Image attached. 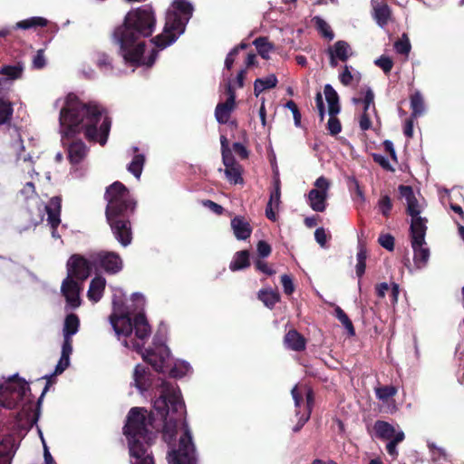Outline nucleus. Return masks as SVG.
Returning <instances> with one entry per match:
<instances>
[{
  "mask_svg": "<svg viewBox=\"0 0 464 464\" xmlns=\"http://www.w3.org/2000/svg\"><path fill=\"white\" fill-rule=\"evenodd\" d=\"M153 409L163 421L162 438L168 445H173L178 429L181 425L183 433L179 440L178 449H171L168 454L169 464H196L195 445L188 424L181 420L185 413V403L179 389L171 382L162 381L161 393L153 401ZM153 412L133 407L130 410L123 434L129 444L131 464H155L150 450L157 434L150 429L153 426Z\"/></svg>",
  "mask_w": 464,
  "mask_h": 464,
  "instance_id": "f257e3e1",
  "label": "nucleus"
},
{
  "mask_svg": "<svg viewBox=\"0 0 464 464\" xmlns=\"http://www.w3.org/2000/svg\"><path fill=\"white\" fill-rule=\"evenodd\" d=\"M156 26L155 13L150 5L130 10L123 23L115 27L112 39L120 46V54L124 62L134 67L146 65L151 67L158 56V51L152 50L145 59V38L152 35Z\"/></svg>",
  "mask_w": 464,
  "mask_h": 464,
  "instance_id": "f03ea898",
  "label": "nucleus"
},
{
  "mask_svg": "<svg viewBox=\"0 0 464 464\" xmlns=\"http://www.w3.org/2000/svg\"><path fill=\"white\" fill-rule=\"evenodd\" d=\"M105 112V109L96 102H83L75 95H68L59 118L63 137L70 140L83 133L89 141L104 146L111 126Z\"/></svg>",
  "mask_w": 464,
  "mask_h": 464,
  "instance_id": "7ed1b4c3",
  "label": "nucleus"
},
{
  "mask_svg": "<svg viewBox=\"0 0 464 464\" xmlns=\"http://www.w3.org/2000/svg\"><path fill=\"white\" fill-rule=\"evenodd\" d=\"M107 200L105 216L116 240L124 247L132 241L130 216L134 213L137 202L124 184L115 181L105 191Z\"/></svg>",
  "mask_w": 464,
  "mask_h": 464,
  "instance_id": "20e7f679",
  "label": "nucleus"
},
{
  "mask_svg": "<svg viewBox=\"0 0 464 464\" xmlns=\"http://www.w3.org/2000/svg\"><path fill=\"white\" fill-rule=\"evenodd\" d=\"M110 319L117 335L129 337L133 330L135 331L136 337L141 341L150 335V326L143 313L137 314L133 320L129 314H111Z\"/></svg>",
  "mask_w": 464,
  "mask_h": 464,
  "instance_id": "39448f33",
  "label": "nucleus"
},
{
  "mask_svg": "<svg viewBox=\"0 0 464 464\" xmlns=\"http://www.w3.org/2000/svg\"><path fill=\"white\" fill-rule=\"evenodd\" d=\"M30 388L25 380L17 374L0 385V405L7 409L16 408L24 401Z\"/></svg>",
  "mask_w": 464,
  "mask_h": 464,
  "instance_id": "423d86ee",
  "label": "nucleus"
},
{
  "mask_svg": "<svg viewBox=\"0 0 464 464\" xmlns=\"http://www.w3.org/2000/svg\"><path fill=\"white\" fill-rule=\"evenodd\" d=\"M188 21L185 20L177 11L169 10L166 14V22L162 34L156 35L150 41L158 48L164 49L173 44L179 34L185 31Z\"/></svg>",
  "mask_w": 464,
  "mask_h": 464,
  "instance_id": "0eeeda50",
  "label": "nucleus"
},
{
  "mask_svg": "<svg viewBox=\"0 0 464 464\" xmlns=\"http://www.w3.org/2000/svg\"><path fill=\"white\" fill-rule=\"evenodd\" d=\"M91 258L95 269H102L109 275L118 274L123 267V261L116 252L104 250L92 252Z\"/></svg>",
  "mask_w": 464,
  "mask_h": 464,
  "instance_id": "6e6552de",
  "label": "nucleus"
},
{
  "mask_svg": "<svg viewBox=\"0 0 464 464\" xmlns=\"http://www.w3.org/2000/svg\"><path fill=\"white\" fill-rule=\"evenodd\" d=\"M93 268L91 253L88 257L80 254H72L66 263L67 276L80 282H84L91 276Z\"/></svg>",
  "mask_w": 464,
  "mask_h": 464,
  "instance_id": "1a4fd4ad",
  "label": "nucleus"
},
{
  "mask_svg": "<svg viewBox=\"0 0 464 464\" xmlns=\"http://www.w3.org/2000/svg\"><path fill=\"white\" fill-rule=\"evenodd\" d=\"M123 344L126 347L131 348L139 353H141L143 361L150 364L156 372H163L166 359L169 356V352L166 349H160L159 352L153 350H146L144 353H142L143 343H140V342L133 339H131L130 342L124 340Z\"/></svg>",
  "mask_w": 464,
  "mask_h": 464,
  "instance_id": "9d476101",
  "label": "nucleus"
},
{
  "mask_svg": "<svg viewBox=\"0 0 464 464\" xmlns=\"http://www.w3.org/2000/svg\"><path fill=\"white\" fill-rule=\"evenodd\" d=\"M315 188L308 193V201L311 208L317 212H323L326 208L327 191L330 182L327 179L321 176L314 182Z\"/></svg>",
  "mask_w": 464,
  "mask_h": 464,
  "instance_id": "9b49d317",
  "label": "nucleus"
},
{
  "mask_svg": "<svg viewBox=\"0 0 464 464\" xmlns=\"http://www.w3.org/2000/svg\"><path fill=\"white\" fill-rule=\"evenodd\" d=\"M82 283L83 282L71 278V276H66L62 283V295L64 296L68 305L73 309L81 305L80 292Z\"/></svg>",
  "mask_w": 464,
  "mask_h": 464,
  "instance_id": "f8f14e48",
  "label": "nucleus"
},
{
  "mask_svg": "<svg viewBox=\"0 0 464 464\" xmlns=\"http://www.w3.org/2000/svg\"><path fill=\"white\" fill-rule=\"evenodd\" d=\"M398 191L401 198H404L407 203L406 213L412 218L420 217V209L418 199L415 197L413 188L409 185H400Z\"/></svg>",
  "mask_w": 464,
  "mask_h": 464,
  "instance_id": "ddd939ff",
  "label": "nucleus"
},
{
  "mask_svg": "<svg viewBox=\"0 0 464 464\" xmlns=\"http://www.w3.org/2000/svg\"><path fill=\"white\" fill-rule=\"evenodd\" d=\"M372 17L377 24L383 28L392 19V11L391 7L382 0H372Z\"/></svg>",
  "mask_w": 464,
  "mask_h": 464,
  "instance_id": "4468645a",
  "label": "nucleus"
},
{
  "mask_svg": "<svg viewBox=\"0 0 464 464\" xmlns=\"http://www.w3.org/2000/svg\"><path fill=\"white\" fill-rule=\"evenodd\" d=\"M225 166V175L230 184H243L244 179L242 177L243 169L241 165L237 162L234 156L222 159Z\"/></svg>",
  "mask_w": 464,
  "mask_h": 464,
  "instance_id": "2eb2a0df",
  "label": "nucleus"
},
{
  "mask_svg": "<svg viewBox=\"0 0 464 464\" xmlns=\"http://www.w3.org/2000/svg\"><path fill=\"white\" fill-rule=\"evenodd\" d=\"M427 218L417 217L411 218L410 236L411 245H426Z\"/></svg>",
  "mask_w": 464,
  "mask_h": 464,
  "instance_id": "dca6fc26",
  "label": "nucleus"
},
{
  "mask_svg": "<svg viewBox=\"0 0 464 464\" xmlns=\"http://www.w3.org/2000/svg\"><path fill=\"white\" fill-rule=\"evenodd\" d=\"M62 208V198L60 197H53L45 207L47 213V221L53 232L61 223L60 214Z\"/></svg>",
  "mask_w": 464,
  "mask_h": 464,
  "instance_id": "f3484780",
  "label": "nucleus"
},
{
  "mask_svg": "<svg viewBox=\"0 0 464 464\" xmlns=\"http://www.w3.org/2000/svg\"><path fill=\"white\" fill-rule=\"evenodd\" d=\"M231 228L238 240H246L250 237L253 228L249 222L242 216H236L231 219Z\"/></svg>",
  "mask_w": 464,
  "mask_h": 464,
  "instance_id": "a211bd4d",
  "label": "nucleus"
},
{
  "mask_svg": "<svg viewBox=\"0 0 464 464\" xmlns=\"http://www.w3.org/2000/svg\"><path fill=\"white\" fill-rule=\"evenodd\" d=\"M284 343L287 348L295 352H302L306 347L305 338L295 329H291L285 334Z\"/></svg>",
  "mask_w": 464,
  "mask_h": 464,
  "instance_id": "6ab92c4d",
  "label": "nucleus"
},
{
  "mask_svg": "<svg viewBox=\"0 0 464 464\" xmlns=\"http://www.w3.org/2000/svg\"><path fill=\"white\" fill-rule=\"evenodd\" d=\"M236 107L237 102H233L232 99L226 100L224 102H218L215 109L217 121L220 124L227 123Z\"/></svg>",
  "mask_w": 464,
  "mask_h": 464,
  "instance_id": "aec40b11",
  "label": "nucleus"
},
{
  "mask_svg": "<svg viewBox=\"0 0 464 464\" xmlns=\"http://www.w3.org/2000/svg\"><path fill=\"white\" fill-rule=\"evenodd\" d=\"M87 153V148L82 140H72L68 148V159L72 164L80 163Z\"/></svg>",
  "mask_w": 464,
  "mask_h": 464,
  "instance_id": "412c9836",
  "label": "nucleus"
},
{
  "mask_svg": "<svg viewBox=\"0 0 464 464\" xmlns=\"http://www.w3.org/2000/svg\"><path fill=\"white\" fill-rule=\"evenodd\" d=\"M106 280L104 277L97 276L94 278H92L87 292V296L89 300L94 303L100 301L103 295Z\"/></svg>",
  "mask_w": 464,
  "mask_h": 464,
  "instance_id": "4be33fe9",
  "label": "nucleus"
},
{
  "mask_svg": "<svg viewBox=\"0 0 464 464\" xmlns=\"http://www.w3.org/2000/svg\"><path fill=\"white\" fill-rule=\"evenodd\" d=\"M250 252L246 249L235 253L232 261L229 264V269L237 272L248 268L250 266Z\"/></svg>",
  "mask_w": 464,
  "mask_h": 464,
  "instance_id": "5701e85b",
  "label": "nucleus"
},
{
  "mask_svg": "<svg viewBox=\"0 0 464 464\" xmlns=\"http://www.w3.org/2000/svg\"><path fill=\"white\" fill-rule=\"evenodd\" d=\"M150 372L147 367L138 364L133 372L135 386L140 391H147L150 387Z\"/></svg>",
  "mask_w": 464,
  "mask_h": 464,
  "instance_id": "b1692460",
  "label": "nucleus"
},
{
  "mask_svg": "<svg viewBox=\"0 0 464 464\" xmlns=\"http://www.w3.org/2000/svg\"><path fill=\"white\" fill-rule=\"evenodd\" d=\"M375 436L380 440H391L396 435L394 427L385 420H376L373 425Z\"/></svg>",
  "mask_w": 464,
  "mask_h": 464,
  "instance_id": "393cba45",
  "label": "nucleus"
},
{
  "mask_svg": "<svg viewBox=\"0 0 464 464\" xmlns=\"http://www.w3.org/2000/svg\"><path fill=\"white\" fill-rule=\"evenodd\" d=\"M326 102L328 103L329 114H338L341 107L339 103V96L331 84H325L324 88Z\"/></svg>",
  "mask_w": 464,
  "mask_h": 464,
  "instance_id": "a878e982",
  "label": "nucleus"
},
{
  "mask_svg": "<svg viewBox=\"0 0 464 464\" xmlns=\"http://www.w3.org/2000/svg\"><path fill=\"white\" fill-rule=\"evenodd\" d=\"M257 298L269 309H273L280 301V295L277 291L271 289H260L257 293Z\"/></svg>",
  "mask_w": 464,
  "mask_h": 464,
  "instance_id": "bb28decb",
  "label": "nucleus"
},
{
  "mask_svg": "<svg viewBox=\"0 0 464 464\" xmlns=\"http://www.w3.org/2000/svg\"><path fill=\"white\" fill-rule=\"evenodd\" d=\"M278 81L275 74H270L266 78H257L254 82V94L258 97L265 90L275 88Z\"/></svg>",
  "mask_w": 464,
  "mask_h": 464,
  "instance_id": "cd10ccee",
  "label": "nucleus"
},
{
  "mask_svg": "<svg viewBox=\"0 0 464 464\" xmlns=\"http://www.w3.org/2000/svg\"><path fill=\"white\" fill-rule=\"evenodd\" d=\"M334 56L338 57L341 62H346L351 56V47L345 41L339 40L334 44L328 48Z\"/></svg>",
  "mask_w": 464,
  "mask_h": 464,
  "instance_id": "c85d7f7f",
  "label": "nucleus"
},
{
  "mask_svg": "<svg viewBox=\"0 0 464 464\" xmlns=\"http://www.w3.org/2000/svg\"><path fill=\"white\" fill-rule=\"evenodd\" d=\"M80 327V319L75 314H69L66 315L64 320V325L63 329V337L72 338Z\"/></svg>",
  "mask_w": 464,
  "mask_h": 464,
  "instance_id": "c756f323",
  "label": "nucleus"
},
{
  "mask_svg": "<svg viewBox=\"0 0 464 464\" xmlns=\"http://www.w3.org/2000/svg\"><path fill=\"white\" fill-rule=\"evenodd\" d=\"M48 24V20L40 17V16H33L22 21H19L15 24V28L22 29V30H28V29H36L38 27H44Z\"/></svg>",
  "mask_w": 464,
  "mask_h": 464,
  "instance_id": "7c9ffc66",
  "label": "nucleus"
},
{
  "mask_svg": "<svg viewBox=\"0 0 464 464\" xmlns=\"http://www.w3.org/2000/svg\"><path fill=\"white\" fill-rule=\"evenodd\" d=\"M413 249V260L418 267L424 266L430 258V250L424 245H411Z\"/></svg>",
  "mask_w": 464,
  "mask_h": 464,
  "instance_id": "2f4dec72",
  "label": "nucleus"
},
{
  "mask_svg": "<svg viewBox=\"0 0 464 464\" xmlns=\"http://www.w3.org/2000/svg\"><path fill=\"white\" fill-rule=\"evenodd\" d=\"M253 44L256 46L258 54L266 60L269 58V53L275 48L274 44L265 36L256 38Z\"/></svg>",
  "mask_w": 464,
  "mask_h": 464,
  "instance_id": "473e14b6",
  "label": "nucleus"
},
{
  "mask_svg": "<svg viewBox=\"0 0 464 464\" xmlns=\"http://www.w3.org/2000/svg\"><path fill=\"white\" fill-rule=\"evenodd\" d=\"M172 7V11H177L181 15V17H183L188 22L192 17L194 8L191 3H189L188 1L174 0Z\"/></svg>",
  "mask_w": 464,
  "mask_h": 464,
  "instance_id": "72a5a7b5",
  "label": "nucleus"
},
{
  "mask_svg": "<svg viewBox=\"0 0 464 464\" xmlns=\"http://www.w3.org/2000/svg\"><path fill=\"white\" fill-rule=\"evenodd\" d=\"M356 257H357V265H356L355 272H356V276L359 278H361L365 273L366 259H367V248H366V246L362 242L358 243V252H357Z\"/></svg>",
  "mask_w": 464,
  "mask_h": 464,
  "instance_id": "f704fd0d",
  "label": "nucleus"
},
{
  "mask_svg": "<svg viewBox=\"0 0 464 464\" xmlns=\"http://www.w3.org/2000/svg\"><path fill=\"white\" fill-rule=\"evenodd\" d=\"M411 99V109L412 118H417L420 116L424 111V101L421 93L419 91H416L410 97Z\"/></svg>",
  "mask_w": 464,
  "mask_h": 464,
  "instance_id": "c9c22d12",
  "label": "nucleus"
},
{
  "mask_svg": "<svg viewBox=\"0 0 464 464\" xmlns=\"http://www.w3.org/2000/svg\"><path fill=\"white\" fill-rule=\"evenodd\" d=\"M334 315L340 321V323L344 326V328L347 330L348 335L354 336L355 329L353 324V322L348 317L346 313L340 306L335 307Z\"/></svg>",
  "mask_w": 464,
  "mask_h": 464,
  "instance_id": "e433bc0d",
  "label": "nucleus"
},
{
  "mask_svg": "<svg viewBox=\"0 0 464 464\" xmlns=\"http://www.w3.org/2000/svg\"><path fill=\"white\" fill-rule=\"evenodd\" d=\"M145 163V157L142 154H137L133 157L131 162L128 165V170L132 173L137 179H140L143 166Z\"/></svg>",
  "mask_w": 464,
  "mask_h": 464,
  "instance_id": "4c0bfd02",
  "label": "nucleus"
},
{
  "mask_svg": "<svg viewBox=\"0 0 464 464\" xmlns=\"http://www.w3.org/2000/svg\"><path fill=\"white\" fill-rule=\"evenodd\" d=\"M405 439V434L402 430L397 431L396 435L393 439L388 440L389 442L386 444V451L392 456L393 459H396L399 455L397 450V445L403 441Z\"/></svg>",
  "mask_w": 464,
  "mask_h": 464,
  "instance_id": "58836bf2",
  "label": "nucleus"
},
{
  "mask_svg": "<svg viewBox=\"0 0 464 464\" xmlns=\"http://www.w3.org/2000/svg\"><path fill=\"white\" fill-rule=\"evenodd\" d=\"M314 26L317 31L325 38L332 40L334 37V34L332 31L330 25L320 16H314L313 18Z\"/></svg>",
  "mask_w": 464,
  "mask_h": 464,
  "instance_id": "ea45409f",
  "label": "nucleus"
},
{
  "mask_svg": "<svg viewBox=\"0 0 464 464\" xmlns=\"http://www.w3.org/2000/svg\"><path fill=\"white\" fill-rule=\"evenodd\" d=\"M353 103L357 104L360 102L363 103V112L362 113H368V110L371 105L374 108V93L372 90L368 87L364 92L363 99L361 98H353Z\"/></svg>",
  "mask_w": 464,
  "mask_h": 464,
  "instance_id": "a19ab883",
  "label": "nucleus"
},
{
  "mask_svg": "<svg viewBox=\"0 0 464 464\" xmlns=\"http://www.w3.org/2000/svg\"><path fill=\"white\" fill-rule=\"evenodd\" d=\"M377 206L383 217L389 218L391 216L393 204L390 196L382 195L378 200Z\"/></svg>",
  "mask_w": 464,
  "mask_h": 464,
  "instance_id": "79ce46f5",
  "label": "nucleus"
},
{
  "mask_svg": "<svg viewBox=\"0 0 464 464\" xmlns=\"http://www.w3.org/2000/svg\"><path fill=\"white\" fill-rule=\"evenodd\" d=\"M397 393L396 387L385 385L375 389L376 397L382 401H387Z\"/></svg>",
  "mask_w": 464,
  "mask_h": 464,
  "instance_id": "37998d69",
  "label": "nucleus"
},
{
  "mask_svg": "<svg viewBox=\"0 0 464 464\" xmlns=\"http://www.w3.org/2000/svg\"><path fill=\"white\" fill-rule=\"evenodd\" d=\"M411 48V45L406 34H403L401 38L394 43V49L400 54L408 55Z\"/></svg>",
  "mask_w": 464,
  "mask_h": 464,
  "instance_id": "c03bdc74",
  "label": "nucleus"
},
{
  "mask_svg": "<svg viewBox=\"0 0 464 464\" xmlns=\"http://www.w3.org/2000/svg\"><path fill=\"white\" fill-rule=\"evenodd\" d=\"M327 130L332 136L339 134L342 130V124L336 114H330L327 122Z\"/></svg>",
  "mask_w": 464,
  "mask_h": 464,
  "instance_id": "a18cd8bd",
  "label": "nucleus"
},
{
  "mask_svg": "<svg viewBox=\"0 0 464 464\" xmlns=\"http://www.w3.org/2000/svg\"><path fill=\"white\" fill-rule=\"evenodd\" d=\"M374 63L380 67L385 74H389L393 67V61L386 55L380 56Z\"/></svg>",
  "mask_w": 464,
  "mask_h": 464,
  "instance_id": "49530a36",
  "label": "nucleus"
},
{
  "mask_svg": "<svg viewBox=\"0 0 464 464\" xmlns=\"http://www.w3.org/2000/svg\"><path fill=\"white\" fill-rule=\"evenodd\" d=\"M0 73L9 79L14 80L21 76L22 68L14 65H5L0 70Z\"/></svg>",
  "mask_w": 464,
  "mask_h": 464,
  "instance_id": "de8ad7c7",
  "label": "nucleus"
},
{
  "mask_svg": "<svg viewBox=\"0 0 464 464\" xmlns=\"http://www.w3.org/2000/svg\"><path fill=\"white\" fill-rule=\"evenodd\" d=\"M281 197V181L278 178L274 180V191L271 192L269 201L272 205H276L277 208L280 203Z\"/></svg>",
  "mask_w": 464,
  "mask_h": 464,
  "instance_id": "09e8293b",
  "label": "nucleus"
},
{
  "mask_svg": "<svg viewBox=\"0 0 464 464\" xmlns=\"http://www.w3.org/2000/svg\"><path fill=\"white\" fill-rule=\"evenodd\" d=\"M285 107L292 111L295 124V126L299 127L301 124L302 116L296 103L294 101L290 100L286 102Z\"/></svg>",
  "mask_w": 464,
  "mask_h": 464,
  "instance_id": "8fccbe9b",
  "label": "nucleus"
},
{
  "mask_svg": "<svg viewBox=\"0 0 464 464\" xmlns=\"http://www.w3.org/2000/svg\"><path fill=\"white\" fill-rule=\"evenodd\" d=\"M379 244L387 250L394 249V237L390 234L381 235L378 238Z\"/></svg>",
  "mask_w": 464,
  "mask_h": 464,
  "instance_id": "3c124183",
  "label": "nucleus"
},
{
  "mask_svg": "<svg viewBox=\"0 0 464 464\" xmlns=\"http://www.w3.org/2000/svg\"><path fill=\"white\" fill-rule=\"evenodd\" d=\"M281 283L285 295H290L295 291V285L290 276L285 274L281 276Z\"/></svg>",
  "mask_w": 464,
  "mask_h": 464,
  "instance_id": "603ef678",
  "label": "nucleus"
},
{
  "mask_svg": "<svg viewBox=\"0 0 464 464\" xmlns=\"http://www.w3.org/2000/svg\"><path fill=\"white\" fill-rule=\"evenodd\" d=\"M233 151L241 159L246 160L249 157V151L245 145L240 142H234L232 145Z\"/></svg>",
  "mask_w": 464,
  "mask_h": 464,
  "instance_id": "864d4df0",
  "label": "nucleus"
},
{
  "mask_svg": "<svg viewBox=\"0 0 464 464\" xmlns=\"http://www.w3.org/2000/svg\"><path fill=\"white\" fill-rule=\"evenodd\" d=\"M256 248L258 256L261 258L267 257L272 252L271 246L266 241L264 240H260L257 243Z\"/></svg>",
  "mask_w": 464,
  "mask_h": 464,
  "instance_id": "5fc2aeb1",
  "label": "nucleus"
},
{
  "mask_svg": "<svg viewBox=\"0 0 464 464\" xmlns=\"http://www.w3.org/2000/svg\"><path fill=\"white\" fill-rule=\"evenodd\" d=\"M372 159L375 163H378L383 169L394 171V169L390 164L387 158L381 154L374 153L372 154Z\"/></svg>",
  "mask_w": 464,
  "mask_h": 464,
  "instance_id": "6e6d98bb",
  "label": "nucleus"
},
{
  "mask_svg": "<svg viewBox=\"0 0 464 464\" xmlns=\"http://www.w3.org/2000/svg\"><path fill=\"white\" fill-rule=\"evenodd\" d=\"M44 53V51L43 49H40L37 51L36 54L34 55V60H33V66L34 69L40 70L45 66L46 62H45Z\"/></svg>",
  "mask_w": 464,
  "mask_h": 464,
  "instance_id": "4d7b16f0",
  "label": "nucleus"
},
{
  "mask_svg": "<svg viewBox=\"0 0 464 464\" xmlns=\"http://www.w3.org/2000/svg\"><path fill=\"white\" fill-rule=\"evenodd\" d=\"M70 364V356H65L61 354V358L55 367L53 375H58L63 373Z\"/></svg>",
  "mask_w": 464,
  "mask_h": 464,
  "instance_id": "13d9d810",
  "label": "nucleus"
},
{
  "mask_svg": "<svg viewBox=\"0 0 464 464\" xmlns=\"http://www.w3.org/2000/svg\"><path fill=\"white\" fill-rule=\"evenodd\" d=\"M97 65L100 69L111 70V59L106 53H101L97 59Z\"/></svg>",
  "mask_w": 464,
  "mask_h": 464,
  "instance_id": "bf43d9fd",
  "label": "nucleus"
},
{
  "mask_svg": "<svg viewBox=\"0 0 464 464\" xmlns=\"http://www.w3.org/2000/svg\"><path fill=\"white\" fill-rule=\"evenodd\" d=\"M255 267L256 270L267 276H273L274 274H276V271L272 267L268 266V265L265 261H262L261 259L256 260Z\"/></svg>",
  "mask_w": 464,
  "mask_h": 464,
  "instance_id": "052dcab7",
  "label": "nucleus"
},
{
  "mask_svg": "<svg viewBox=\"0 0 464 464\" xmlns=\"http://www.w3.org/2000/svg\"><path fill=\"white\" fill-rule=\"evenodd\" d=\"M202 204L204 207L208 208V209H210L212 212H214L217 215H222L224 212V208L221 205H219L210 199L204 200L202 202Z\"/></svg>",
  "mask_w": 464,
  "mask_h": 464,
  "instance_id": "680f3d73",
  "label": "nucleus"
},
{
  "mask_svg": "<svg viewBox=\"0 0 464 464\" xmlns=\"http://www.w3.org/2000/svg\"><path fill=\"white\" fill-rule=\"evenodd\" d=\"M305 400H306V411L304 413H309L311 416L313 407L314 405V393L312 388H308L305 392Z\"/></svg>",
  "mask_w": 464,
  "mask_h": 464,
  "instance_id": "e2e57ef3",
  "label": "nucleus"
},
{
  "mask_svg": "<svg viewBox=\"0 0 464 464\" xmlns=\"http://www.w3.org/2000/svg\"><path fill=\"white\" fill-rule=\"evenodd\" d=\"M220 144H221V155L222 159H225L227 157H232L233 153L231 149L228 146V140L226 136L221 135L220 137Z\"/></svg>",
  "mask_w": 464,
  "mask_h": 464,
  "instance_id": "0e129e2a",
  "label": "nucleus"
},
{
  "mask_svg": "<svg viewBox=\"0 0 464 464\" xmlns=\"http://www.w3.org/2000/svg\"><path fill=\"white\" fill-rule=\"evenodd\" d=\"M339 79L344 86H349L352 83L353 77L347 65L344 66L343 72L340 73Z\"/></svg>",
  "mask_w": 464,
  "mask_h": 464,
  "instance_id": "69168bd1",
  "label": "nucleus"
},
{
  "mask_svg": "<svg viewBox=\"0 0 464 464\" xmlns=\"http://www.w3.org/2000/svg\"><path fill=\"white\" fill-rule=\"evenodd\" d=\"M314 238L321 246H325L327 241V236L324 227L316 228L314 232Z\"/></svg>",
  "mask_w": 464,
  "mask_h": 464,
  "instance_id": "338daca9",
  "label": "nucleus"
},
{
  "mask_svg": "<svg viewBox=\"0 0 464 464\" xmlns=\"http://www.w3.org/2000/svg\"><path fill=\"white\" fill-rule=\"evenodd\" d=\"M238 53V47H234L227 55L225 60V67L230 70L234 64L235 57Z\"/></svg>",
  "mask_w": 464,
  "mask_h": 464,
  "instance_id": "774afa93",
  "label": "nucleus"
}]
</instances>
